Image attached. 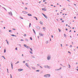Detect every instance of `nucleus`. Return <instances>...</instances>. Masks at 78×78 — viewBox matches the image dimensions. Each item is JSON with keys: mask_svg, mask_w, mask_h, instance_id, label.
<instances>
[{"mask_svg": "<svg viewBox=\"0 0 78 78\" xmlns=\"http://www.w3.org/2000/svg\"><path fill=\"white\" fill-rule=\"evenodd\" d=\"M51 55H48V57H47V59L48 61H49L50 60V59H51Z\"/></svg>", "mask_w": 78, "mask_h": 78, "instance_id": "1", "label": "nucleus"}, {"mask_svg": "<svg viewBox=\"0 0 78 78\" xmlns=\"http://www.w3.org/2000/svg\"><path fill=\"white\" fill-rule=\"evenodd\" d=\"M50 76L51 75L49 74H46L44 75V77H45L46 78H49V77H50Z\"/></svg>", "mask_w": 78, "mask_h": 78, "instance_id": "2", "label": "nucleus"}, {"mask_svg": "<svg viewBox=\"0 0 78 78\" xmlns=\"http://www.w3.org/2000/svg\"><path fill=\"white\" fill-rule=\"evenodd\" d=\"M9 15L11 16H12V12L11 11L8 12Z\"/></svg>", "mask_w": 78, "mask_h": 78, "instance_id": "3", "label": "nucleus"}, {"mask_svg": "<svg viewBox=\"0 0 78 78\" xmlns=\"http://www.w3.org/2000/svg\"><path fill=\"white\" fill-rule=\"evenodd\" d=\"M44 67H45V68H48V69H50V67H49L48 66H44Z\"/></svg>", "mask_w": 78, "mask_h": 78, "instance_id": "4", "label": "nucleus"}, {"mask_svg": "<svg viewBox=\"0 0 78 78\" xmlns=\"http://www.w3.org/2000/svg\"><path fill=\"white\" fill-rule=\"evenodd\" d=\"M42 15H43V16H44V17H45V18H46V19H48V17H47V16H46L44 14L42 13Z\"/></svg>", "mask_w": 78, "mask_h": 78, "instance_id": "5", "label": "nucleus"}, {"mask_svg": "<svg viewBox=\"0 0 78 78\" xmlns=\"http://www.w3.org/2000/svg\"><path fill=\"white\" fill-rule=\"evenodd\" d=\"M11 66L12 69H13V65H12V62H11Z\"/></svg>", "mask_w": 78, "mask_h": 78, "instance_id": "6", "label": "nucleus"}, {"mask_svg": "<svg viewBox=\"0 0 78 78\" xmlns=\"http://www.w3.org/2000/svg\"><path fill=\"white\" fill-rule=\"evenodd\" d=\"M23 13V14H27V13H28V12H27L25 11H23L22 12Z\"/></svg>", "mask_w": 78, "mask_h": 78, "instance_id": "7", "label": "nucleus"}, {"mask_svg": "<svg viewBox=\"0 0 78 78\" xmlns=\"http://www.w3.org/2000/svg\"><path fill=\"white\" fill-rule=\"evenodd\" d=\"M36 28L37 29V30H40V27L39 26H37V27H36Z\"/></svg>", "mask_w": 78, "mask_h": 78, "instance_id": "8", "label": "nucleus"}, {"mask_svg": "<svg viewBox=\"0 0 78 78\" xmlns=\"http://www.w3.org/2000/svg\"><path fill=\"white\" fill-rule=\"evenodd\" d=\"M19 72H21V71H23V69H18Z\"/></svg>", "mask_w": 78, "mask_h": 78, "instance_id": "9", "label": "nucleus"}, {"mask_svg": "<svg viewBox=\"0 0 78 78\" xmlns=\"http://www.w3.org/2000/svg\"><path fill=\"white\" fill-rule=\"evenodd\" d=\"M62 69V67H60V68L59 69H55V70L56 71H58V70H60L61 69Z\"/></svg>", "mask_w": 78, "mask_h": 78, "instance_id": "10", "label": "nucleus"}, {"mask_svg": "<svg viewBox=\"0 0 78 78\" xmlns=\"http://www.w3.org/2000/svg\"><path fill=\"white\" fill-rule=\"evenodd\" d=\"M42 10H43V11H47V9H45V8H42Z\"/></svg>", "mask_w": 78, "mask_h": 78, "instance_id": "11", "label": "nucleus"}, {"mask_svg": "<svg viewBox=\"0 0 78 78\" xmlns=\"http://www.w3.org/2000/svg\"><path fill=\"white\" fill-rule=\"evenodd\" d=\"M27 15L29 16H32V15L30 13H28Z\"/></svg>", "mask_w": 78, "mask_h": 78, "instance_id": "12", "label": "nucleus"}, {"mask_svg": "<svg viewBox=\"0 0 78 78\" xmlns=\"http://www.w3.org/2000/svg\"><path fill=\"white\" fill-rule=\"evenodd\" d=\"M26 66H27V67H28L29 66H28V63H26Z\"/></svg>", "mask_w": 78, "mask_h": 78, "instance_id": "13", "label": "nucleus"}, {"mask_svg": "<svg viewBox=\"0 0 78 78\" xmlns=\"http://www.w3.org/2000/svg\"><path fill=\"white\" fill-rule=\"evenodd\" d=\"M34 18L36 20H37V17H36L35 16H34Z\"/></svg>", "mask_w": 78, "mask_h": 78, "instance_id": "14", "label": "nucleus"}, {"mask_svg": "<svg viewBox=\"0 0 78 78\" xmlns=\"http://www.w3.org/2000/svg\"><path fill=\"white\" fill-rule=\"evenodd\" d=\"M32 68L33 70H35L36 69V68L34 67H32Z\"/></svg>", "mask_w": 78, "mask_h": 78, "instance_id": "15", "label": "nucleus"}, {"mask_svg": "<svg viewBox=\"0 0 78 78\" xmlns=\"http://www.w3.org/2000/svg\"><path fill=\"white\" fill-rule=\"evenodd\" d=\"M2 8H3V9H5V11H7V10H6V9L4 7H2Z\"/></svg>", "mask_w": 78, "mask_h": 78, "instance_id": "16", "label": "nucleus"}, {"mask_svg": "<svg viewBox=\"0 0 78 78\" xmlns=\"http://www.w3.org/2000/svg\"><path fill=\"white\" fill-rule=\"evenodd\" d=\"M40 24H42V25H43V23L42 22L40 21Z\"/></svg>", "mask_w": 78, "mask_h": 78, "instance_id": "17", "label": "nucleus"}, {"mask_svg": "<svg viewBox=\"0 0 78 78\" xmlns=\"http://www.w3.org/2000/svg\"><path fill=\"white\" fill-rule=\"evenodd\" d=\"M43 30L44 31H45V27H43Z\"/></svg>", "mask_w": 78, "mask_h": 78, "instance_id": "18", "label": "nucleus"}, {"mask_svg": "<svg viewBox=\"0 0 78 78\" xmlns=\"http://www.w3.org/2000/svg\"><path fill=\"white\" fill-rule=\"evenodd\" d=\"M48 43V41H46V44H47Z\"/></svg>", "mask_w": 78, "mask_h": 78, "instance_id": "19", "label": "nucleus"}, {"mask_svg": "<svg viewBox=\"0 0 78 78\" xmlns=\"http://www.w3.org/2000/svg\"><path fill=\"white\" fill-rule=\"evenodd\" d=\"M33 31H34V33H35V34H36V32H35V30H34V29H33Z\"/></svg>", "mask_w": 78, "mask_h": 78, "instance_id": "20", "label": "nucleus"}, {"mask_svg": "<svg viewBox=\"0 0 78 78\" xmlns=\"http://www.w3.org/2000/svg\"><path fill=\"white\" fill-rule=\"evenodd\" d=\"M24 46L25 47H26V48H27V46L26 44H24Z\"/></svg>", "mask_w": 78, "mask_h": 78, "instance_id": "21", "label": "nucleus"}, {"mask_svg": "<svg viewBox=\"0 0 78 78\" xmlns=\"http://www.w3.org/2000/svg\"><path fill=\"white\" fill-rule=\"evenodd\" d=\"M26 48H30V46H27L26 47Z\"/></svg>", "mask_w": 78, "mask_h": 78, "instance_id": "22", "label": "nucleus"}, {"mask_svg": "<svg viewBox=\"0 0 78 78\" xmlns=\"http://www.w3.org/2000/svg\"><path fill=\"white\" fill-rule=\"evenodd\" d=\"M31 57L33 58H35V57L33 55H32Z\"/></svg>", "mask_w": 78, "mask_h": 78, "instance_id": "23", "label": "nucleus"}, {"mask_svg": "<svg viewBox=\"0 0 78 78\" xmlns=\"http://www.w3.org/2000/svg\"><path fill=\"white\" fill-rule=\"evenodd\" d=\"M68 66H69V68H70V67H71V66H70V65L68 64Z\"/></svg>", "mask_w": 78, "mask_h": 78, "instance_id": "24", "label": "nucleus"}, {"mask_svg": "<svg viewBox=\"0 0 78 78\" xmlns=\"http://www.w3.org/2000/svg\"><path fill=\"white\" fill-rule=\"evenodd\" d=\"M9 32H10V33H12V31L11 30H10L9 31Z\"/></svg>", "mask_w": 78, "mask_h": 78, "instance_id": "25", "label": "nucleus"}, {"mask_svg": "<svg viewBox=\"0 0 78 78\" xmlns=\"http://www.w3.org/2000/svg\"><path fill=\"white\" fill-rule=\"evenodd\" d=\"M31 23H30V24H29V27H31Z\"/></svg>", "mask_w": 78, "mask_h": 78, "instance_id": "26", "label": "nucleus"}, {"mask_svg": "<svg viewBox=\"0 0 78 78\" xmlns=\"http://www.w3.org/2000/svg\"><path fill=\"white\" fill-rule=\"evenodd\" d=\"M2 58H3L5 59H6V58H5V57H4V56H2Z\"/></svg>", "mask_w": 78, "mask_h": 78, "instance_id": "27", "label": "nucleus"}, {"mask_svg": "<svg viewBox=\"0 0 78 78\" xmlns=\"http://www.w3.org/2000/svg\"><path fill=\"white\" fill-rule=\"evenodd\" d=\"M25 41H27V42H28V39H26Z\"/></svg>", "mask_w": 78, "mask_h": 78, "instance_id": "28", "label": "nucleus"}, {"mask_svg": "<svg viewBox=\"0 0 78 78\" xmlns=\"http://www.w3.org/2000/svg\"><path fill=\"white\" fill-rule=\"evenodd\" d=\"M19 61H17V62H16V63H15V64H18V63H19Z\"/></svg>", "mask_w": 78, "mask_h": 78, "instance_id": "29", "label": "nucleus"}, {"mask_svg": "<svg viewBox=\"0 0 78 78\" xmlns=\"http://www.w3.org/2000/svg\"><path fill=\"white\" fill-rule=\"evenodd\" d=\"M40 36H44V34H40Z\"/></svg>", "mask_w": 78, "mask_h": 78, "instance_id": "30", "label": "nucleus"}, {"mask_svg": "<svg viewBox=\"0 0 78 78\" xmlns=\"http://www.w3.org/2000/svg\"><path fill=\"white\" fill-rule=\"evenodd\" d=\"M8 45H9V42L8 41L6 42Z\"/></svg>", "mask_w": 78, "mask_h": 78, "instance_id": "31", "label": "nucleus"}, {"mask_svg": "<svg viewBox=\"0 0 78 78\" xmlns=\"http://www.w3.org/2000/svg\"><path fill=\"white\" fill-rule=\"evenodd\" d=\"M30 40H31V41H32V40H33V39H32V37H30Z\"/></svg>", "mask_w": 78, "mask_h": 78, "instance_id": "32", "label": "nucleus"}, {"mask_svg": "<svg viewBox=\"0 0 78 78\" xmlns=\"http://www.w3.org/2000/svg\"><path fill=\"white\" fill-rule=\"evenodd\" d=\"M30 53L31 54H33V52H31V51H29Z\"/></svg>", "mask_w": 78, "mask_h": 78, "instance_id": "33", "label": "nucleus"}, {"mask_svg": "<svg viewBox=\"0 0 78 78\" xmlns=\"http://www.w3.org/2000/svg\"><path fill=\"white\" fill-rule=\"evenodd\" d=\"M30 49L32 51H33V49H32V48H30Z\"/></svg>", "mask_w": 78, "mask_h": 78, "instance_id": "34", "label": "nucleus"}, {"mask_svg": "<svg viewBox=\"0 0 78 78\" xmlns=\"http://www.w3.org/2000/svg\"><path fill=\"white\" fill-rule=\"evenodd\" d=\"M58 31L59 32H61V30H60V29H58Z\"/></svg>", "mask_w": 78, "mask_h": 78, "instance_id": "35", "label": "nucleus"}, {"mask_svg": "<svg viewBox=\"0 0 78 78\" xmlns=\"http://www.w3.org/2000/svg\"><path fill=\"white\" fill-rule=\"evenodd\" d=\"M4 53H6V49H5L4 50Z\"/></svg>", "mask_w": 78, "mask_h": 78, "instance_id": "36", "label": "nucleus"}, {"mask_svg": "<svg viewBox=\"0 0 78 78\" xmlns=\"http://www.w3.org/2000/svg\"><path fill=\"white\" fill-rule=\"evenodd\" d=\"M64 37H66V34H64Z\"/></svg>", "mask_w": 78, "mask_h": 78, "instance_id": "37", "label": "nucleus"}, {"mask_svg": "<svg viewBox=\"0 0 78 78\" xmlns=\"http://www.w3.org/2000/svg\"><path fill=\"white\" fill-rule=\"evenodd\" d=\"M69 47H70V48H71V47H72V45H71L69 46Z\"/></svg>", "mask_w": 78, "mask_h": 78, "instance_id": "38", "label": "nucleus"}, {"mask_svg": "<svg viewBox=\"0 0 78 78\" xmlns=\"http://www.w3.org/2000/svg\"><path fill=\"white\" fill-rule=\"evenodd\" d=\"M10 78H12V76L11 74H10Z\"/></svg>", "mask_w": 78, "mask_h": 78, "instance_id": "39", "label": "nucleus"}, {"mask_svg": "<svg viewBox=\"0 0 78 78\" xmlns=\"http://www.w3.org/2000/svg\"><path fill=\"white\" fill-rule=\"evenodd\" d=\"M20 18L21 19H23V18L22 17H20Z\"/></svg>", "mask_w": 78, "mask_h": 78, "instance_id": "40", "label": "nucleus"}, {"mask_svg": "<svg viewBox=\"0 0 78 78\" xmlns=\"http://www.w3.org/2000/svg\"><path fill=\"white\" fill-rule=\"evenodd\" d=\"M41 34H42V33H41V32L39 33V35H41Z\"/></svg>", "mask_w": 78, "mask_h": 78, "instance_id": "41", "label": "nucleus"}, {"mask_svg": "<svg viewBox=\"0 0 78 78\" xmlns=\"http://www.w3.org/2000/svg\"><path fill=\"white\" fill-rule=\"evenodd\" d=\"M24 36H25V37H26V36H27V35H26V34H24Z\"/></svg>", "mask_w": 78, "mask_h": 78, "instance_id": "42", "label": "nucleus"}, {"mask_svg": "<svg viewBox=\"0 0 78 78\" xmlns=\"http://www.w3.org/2000/svg\"><path fill=\"white\" fill-rule=\"evenodd\" d=\"M11 36H15V35H14V34H12V35H11Z\"/></svg>", "mask_w": 78, "mask_h": 78, "instance_id": "43", "label": "nucleus"}, {"mask_svg": "<svg viewBox=\"0 0 78 78\" xmlns=\"http://www.w3.org/2000/svg\"><path fill=\"white\" fill-rule=\"evenodd\" d=\"M20 41H24V40L22 39Z\"/></svg>", "mask_w": 78, "mask_h": 78, "instance_id": "44", "label": "nucleus"}, {"mask_svg": "<svg viewBox=\"0 0 78 78\" xmlns=\"http://www.w3.org/2000/svg\"><path fill=\"white\" fill-rule=\"evenodd\" d=\"M68 53H70V54H71V52H70L68 51Z\"/></svg>", "mask_w": 78, "mask_h": 78, "instance_id": "45", "label": "nucleus"}, {"mask_svg": "<svg viewBox=\"0 0 78 78\" xmlns=\"http://www.w3.org/2000/svg\"><path fill=\"white\" fill-rule=\"evenodd\" d=\"M40 67H41V69H42L43 68L41 66H40Z\"/></svg>", "mask_w": 78, "mask_h": 78, "instance_id": "46", "label": "nucleus"}, {"mask_svg": "<svg viewBox=\"0 0 78 78\" xmlns=\"http://www.w3.org/2000/svg\"><path fill=\"white\" fill-rule=\"evenodd\" d=\"M25 9H28V8L27 7H26L25 8Z\"/></svg>", "mask_w": 78, "mask_h": 78, "instance_id": "47", "label": "nucleus"}, {"mask_svg": "<svg viewBox=\"0 0 78 78\" xmlns=\"http://www.w3.org/2000/svg\"><path fill=\"white\" fill-rule=\"evenodd\" d=\"M15 50H17V48H16V49H15Z\"/></svg>", "mask_w": 78, "mask_h": 78, "instance_id": "48", "label": "nucleus"}, {"mask_svg": "<svg viewBox=\"0 0 78 78\" xmlns=\"http://www.w3.org/2000/svg\"><path fill=\"white\" fill-rule=\"evenodd\" d=\"M61 47H62V44H61Z\"/></svg>", "mask_w": 78, "mask_h": 78, "instance_id": "49", "label": "nucleus"}, {"mask_svg": "<svg viewBox=\"0 0 78 78\" xmlns=\"http://www.w3.org/2000/svg\"><path fill=\"white\" fill-rule=\"evenodd\" d=\"M39 70H36V72H39Z\"/></svg>", "mask_w": 78, "mask_h": 78, "instance_id": "50", "label": "nucleus"}, {"mask_svg": "<svg viewBox=\"0 0 78 78\" xmlns=\"http://www.w3.org/2000/svg\"><path fill=\"white\" fill-rule=\"evenodd\" d=\"M51 37L52 38H53V36L51 35Z\"/></svg>", "mask_w": 78, "mask_h": 78, "instance_id": "51", "label": "nucleus"}, {"mask_svg": "<svg viewBox=\"0 0 78 78\" xmlns=\"http://www.w3.org/2000/svg\"><path fill=\"white\" fill-rule=\"evenodd\" d=\"M28 68H29V69H30V70H31V69H30V67L29 66L28 67Z\"/></svg>", "mask_w": 78, "mask_h": 78, "instance_id": "52", "label": "nucleus"}, {"mask_svg": "<svg viewBox=\"0 0 78 78\" xmlns=\"http://www.w3.org/2000/svg\"><path fill=\"white\" fill-rule=\"evenodd\" d=\"M37 66H40V65H39V64H37Z\"/></svg>", "mask_w": 78, "mask_h": 78, "instance_id": "53", "label": "nucleus"}, {"mask_svg": "<svg viewBox=\"0 0 78 78\" xmlns=\"http://www.w3.org/2000/svg\"><path fill=\"white\" fill-rule=\"evenodd\" d=\"M46 0H43V2H45Z\"/></svg>", "mask_w": 78, "mask_h": 78, "instance_id": "54", "label": "nucleus"}, {"mask_svg": "<svg viewBox=\"0 0 78 78\" xmlns=\"http://www.w3.org/2000/svg\"><path fill=\"white\" fill-rule=\"evenodd\" d=\"M64 22V20L62 21V22L63 23V22Z\"/></svg>", "mask_w": 78, "mask_h": 78, "instance_id": "55", "label": "nucleus"}, {"mask_svg": "<svg viewBox=\"0 0 78 78\" xmlns=\"http://www.w3.org/2000/svg\"><path fill=\"white\" fill-rule=\"evenodd\" d=\"M25 63V61H23V63Z\"/></svg>", "mask_w": 78, "mask_h": 78, "instance_id": "56", "label": "nucleus"}, {"mask_svg": "<svg viewBox=\"0 0 78 78\" xmlns=\"http://www.w3.org/2000/svg\"><path fill=\"white\" fill-rule=\"evenodd\" d=\"M19 46H20V47H21V44H19Z\"/></svg>", "mask_w": 78, "mask_h": 78, "instance_id": "57", "label": "nucleus"}, {"mask_svg": "<svg viewBox=\"0 0 78 78\" xmlns=\"http://www.w3.org/2000/svg\"><path fill=\"white\" fill-rule=\"evenodd\" d=\"M5 41L6 42H8V40H6Z\"/></svg>", "mask_w": 78, "mask_h": 78, "instance_id": "58", "label": "nucleus"}, {"mask_svg": "<svg viewBox=\"0 0 78 78\" xmlns=\"http://www.w3.org/2000/svg\"><path fill=\"white\" fill-rule=\"evenodd\" d=\"M66 27H67V26H68V24H66Z\"/></svg>", "mask_w": 78, "mask_h": 78, "instance_id": "59", "label": "nucleus"}, {"mask_svg": "<svg viewBox=\"0 0 78 78\" xmlns=\"http://www.w3.org/2000/svg\"><path fill=\"white\" fill-rule=\"evenodd\" d=\"M60 66H62V64H60Z\"/></svg>", "mask_w": 78, "mask_h": 78, "instance_id": "60", "label": "nucleus"}, {"mask_svg": "<svg viewBox=\"0 0 78 78\" xmlns=\"http://www.w3.org/2000/svg\"><path fill=\"white\" fill-rule=\"evenodd\" d=\"M12 30H16V29H13Z\"/></svg>", "mask_w": 78, "mask_h": 78, "instance_id": "61", "label": "nucleus"}, {"mask_svg": "<svg viewBox=\"0 0 78 78\" xmlns=\"http://www.w3.org/2000/svg\"><path fill=\"white\" fill-rule=\"evenodd\" d=\"M60 20H62V19H60Z\"/></svg>", "mask_w": 78, "mask_h": 78, "instance_id": "62", "label": "nucleus"}, {"mask_svg": "<svg viewBox=\"0 0 78 78\" xmlns=\"http://www.w3.org/2000/svg\"><path fill=\"white\" fill-rule=\"evenodd\" d=\"M76 64H78V62H76Z\"/></svg>", "mask_w": 78, "mask_h": 78, "instance_id": "63", "label": "nucleus"}, {"mask_svg": "<svg viewBox=\"0 0 78 78\" xmlns=\"http://www.w3.org/2000/svg\"><path fill=\"white\" fill-rule=\"evenodd\" d=\"M76 70H77V71H78V69H76Z\"/></svg>", "mask_w": 78, "mask_h": 78, "instance_id": "64", "label": "nucleus"}]
</instances>
